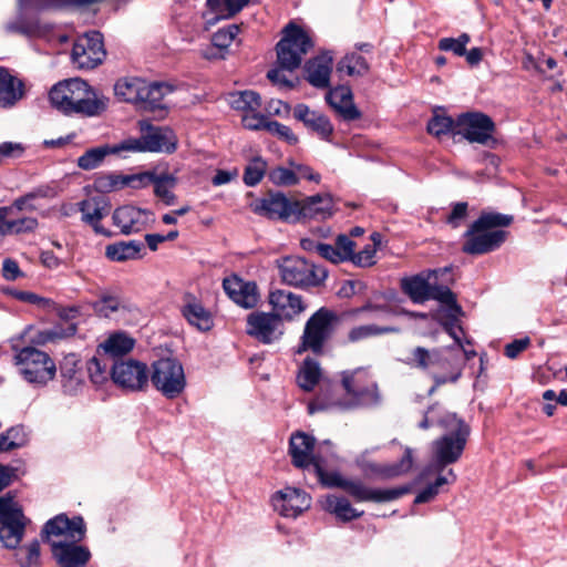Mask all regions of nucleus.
<instances>
[{
  "instance_id": "1",
  "label": "nucleus",
  "mask_w": 567,
  "mask_h": 567,
  "mask_svg": "<svg viewBox=\"0 0 567 567\" xmlns=\"http://www.w3.org/2000/svg\"><path fill=\"white\" fill-rule=\"evenodd\" d=\"M341 383L346 392L342 399L327 401L318 398L308 405L309 413L313 414L330 409L349 411L361 406L375 405L380 402L378 384L367 369L358 368L343 371Z\"/></svg>"
},
{
  "instance_id": "2",
  "label": "nucleus",
  "mask_w": 567,
  "mask_h": 567,
  "mask_svg": "<svg viewBox=\"0 0 567 567\" xmlns=\"http://www.w3.org/2000/svg\"><path fill=\"white\" fill-rule=\"evenodd\" d=\"M49 97L52 106L66 115L96 116L106 110L109 103L105 96L79 78L55 84Z\"/></svg>"
},
{
  "instance_id": "3",
  "label": "nucleus",
  "mask_w": 567,
  "mask_h": 567,
  "mask_svg": "<svg viewBox=\"0 0 567 567\" xmlns=\"http://www.w3.org/2000/svg\"><path fill=\"white\" fill-rule=\"evenodd\" d=\"M512 215L501 213H482L464 234L462 250L468 255H484L498 249L508 233L502 227L513 223Z\"/></svg>"
},
{
  "instance_id": "4",
  "label": "nucleus",
  "mask_w": 567,
  "mask_h": 567,
  "mask_svg": "<svg viewBox=\"0 0 567 567\" xmlns=\"http://www.w3.org/2000/svg\"><path fill=\"white\" fill-rule=\"evenodd\" d=\"M12 351L13 362L28 383L44 386L55 378V362L45 351L31 346L19 347L17 343H12Z\"/></svg>"
},
{
  "instance_id": "5",
  "label": "nucleus",
  "mask_w": 567,
  "mask_h": 567,
  "mask_svg": "<svg viewBox=\"0 0 567 567\" xmlns=\"http://www.w3.org/2000/svg\"><path fill=\"white\" fill-rule=\"evenodd\" d=\"M441 424L451 431L433 442L434 466L442 471L446 465L460 460L470 435V427L456 414H447Z\"/></svg>"
},
{
  "instance_id": "6",
  "label": "nucleus",
  "mask_w": 567,
  "mask_h": 567,
  "mask_svg": "<svg viewBox=\"0 0 567 567\" xmlns=\"http://www.w3.org/2000/svg\"><path fill=\"white\" fill-rule=\"evenodd\" d=\"M163 357L152 364L151 381L166 399L178 398L186 388V377L182 363L171 351L159 349Z\"/></svg>"
},
{
  "instance_id": "7",
  "label": "nucleus",
  "mask_w": 567,
  "mask_h": 567,
  "mask_svg": "<svg viewBox=\"0 0 567 567\" xmlns=\"http://www.w3.org/2000/svg\"><path fill=\"white\" fill-rule=\"evenodd\" d=\"M409 363L413 368L425 371L434 380V386L430 390L431 394L442 384L456 382L461 375V371L453 367L452 361L440 349L429 350L416 347L411 352Z\"/></svg>"
},
{
  "instance_id": "8",
  "label": "nucleus",
  "mask_w": 567,
  "mask_h": 567,
  "mask_svg": "<svg viewBox=\"0 0 567 567\" xmlns=\"http://www.w3.org/2000/svg\"><path fill=\"white\" fill-rule=\"evenodd\" d=\"M312 47L309 33L290 22L282 30V38L276 45L278 66L290 72L297 70Z\"/></svg>"
},
{
  "instance_id": "9",
  "label": "nucleus",
  "mask_w": 567,
  "mask_h": 567,
  "mask_svg": "<svg viewBox=\"0 0 567 567\" xmlns=\"http://www.w3.org/2000/svg\"><path fill=\"white\" fill-rule=\"evenodd\" d=\"M494 131L493 120L481 112L463 113L455 120V135H461L470 143L493 147L496 143Z\"/></svg>"
},
{
  "instance_id": "10",
  "label": "nucleus",
  "mask_w": 567,
  "mask_h": 567,
  "mask_svg": "<svg viewBox=\"0 0 567 567\" xmlns=\"http://www.w3.org/2000/svg\"><path fill=\"white\" fill-rule=\"evenodd\" d=\"M278 268L282 281L295 287L317 286L327 276L324 270L296 256L279 260Z\"/></svg>"
},
{
  "instance_id": "11",
  "label": "nucleus",
  "mask_w": 567,
  "mask_h": 567,
  "mask_svg": "<svg viewBox=\"0 0 567 567\" xmlns=\"http://www.w3.org/2000/svg\"><path fill=\"white\" fill-rule=\"evenodd\" d=\"M334 319V315L326 308L315 312L306 322L298 352L311 350L313 353H320L332 333Z\"/></svg>"
},
{
  "instance_id": "12",
  "label": "nucleus",
  "mask_w": 567,
  "mask_h": 567,
  "mask_svg": "<svg viewBox=\"0 0 567 567\" xmlns=\"http://www.w3.org/2000/svg\"><path fill=\"white\" fill-rule=\"evenodd\" d=\"M254 213L271 220H296L298 200L288 198L280 192H269L250 205Z\"/></svg>"
},
{
  "instance_id": "13",
  "label": "nucleus",
  "mask_w": 567,
  "mask_h": 567,
  "mask_svg": "<svg viewBox=\"0 0 567 567\" xmlns=\"http://www.w3.org/2000/svg\"><path fill=\"white\" fill-rule=\"evenodd\" d=\"M105 58L102 34L90 32L80 37L72 49V61L79 69H93Z\"/></svg>"
},
{
  "instance_id": "14",
  "label": "nucleus",
  "mask_w": 567,
  "mask_h": 567,
  "mask_svg": "<svg viewBox=\"0 0 567 567\" xmlns=\"http://www.w3.org/2000/svg\"><path fill=\"white\" fill-rule=\"evenodd\" d=\"M176 91V85L171 82L155 81L147 85L144 96V117L147 120L163 121L171 110L168 96Z\"/></svg>"
},
{
  "instance_id": "15",
  "label": "nucleus",
  "mask_w": 567,
  "mask_h": 567,
  "mask_svg": "<svg viewBox=\"0 0 567 567\" xmlns=\"http://www.w3.org/2000/svg\"><path fill=\"white\" fill-rule=\"evenodd\" d=\"M368 451L355 458L357 466L370 478L388 480L409 472L413 465L412 450L405 449L403 457L394 464H379L367 460Z\"/></svg>"
},
{
  "instance_id": "16",
  "label": "nucleus",
  "mask_w": 567,
  "mask_h": 567,
  "mask_svg": "<svg viewBox=\"0 0 567 567\" xmlns=\"http://www.w3.org/2000/svg\"><path fill=\"white\" fill-rule=\"evenodd\" d=\"M247 333L262 343H271L282 334V321L272 312H251L247 318Z\"/></svg>"
},
{
  "instance_id": "17",
  "label": "nucleus",
  "mask_w": 567,
  "mask_h": 567,
  "mask_svg": "<svg viewBox=\"0 0 567 567\" xmlns=\"http://www.w3.org/2000/svg\"><path fill=\"white\" fill-rule=\"evenodd\" d=\"M144 117V152L172 154L177 148V136L168 126H155Z\"/></svg>"
},
{
  "instance_id": "18",
  "label": "nucleus",
  "mask_w": 567,
  "mask_h": 567,
  "mask_svg": "<svg viewBox=\"0 0 567 567\" xmlns=\"http://www.w3.org/2000/svg\"><path fill=\"white\" fill-rule=\"evenodd\" d=\"M272 506L285 517H297L311 505V497L296 487H286L272 497Z\"/></svg>"
},
{
  "instance_id": "19",
  "label": "nucleus",
  "mask_w": 567,
  "mask_h": 567,
  "mask_svg": "<svg viewBox=\"0 0 567 567\" xmlns=\"http://www.w3.org/2000/svg\"><path fill=\"white\" fill-rule=\"evenodd\" d=\"M315 437L297 432L291 435L289 441V455L292 464L298 468H308L316 466V462H320L321 457L315 455Z\"/></svg>"
},
{
  "instance_id": "20",
  "label": "nucleus",
  "mask_w": 567,
  "mask_h": 567,
  "mask_svg": "<svg viewBox=\"0 0 567 567\" xmlns=\"http://www.w3.org/2000/svg\"><path fill=\"white\" fill-rule=\"evenodd\" d=\"M84 534L85 524L82 517L69 519L64 515H58L47 522L42 530V536L45 538H49L50 536H65L72 543L82 540Z\"/></svg>"
},
{
  "instance_id": "21",
  "label": "nucleus",
  "mask_w": 567,
  "mask_h": 567,
  "mask_svg": "<svg viewBox=\"0 0 567 567\" xmlns=\"http://www.w3.org/2000/svg\"><path fill=\"white\" fill-rule=\"evenodd\" d=\"M269 303L272 307V313L282 320H292L301 313L306 306L301 296L288 290L277 289L269 293Z\"/></svg>"
},
{
  "instance_id": "22",
  "label": "nucleus",
  "mask_w": 567,
  "mask_h": 567,
  "mask_svg": "<svg viewBox=\"0 0 567 567\" xmlns=\"http://www.w3.org/2000/svg\"><path fill=\"white\" fill-rule=\"evenodd\" d=\"M357 502H389L394 501L408 493L406 487L375 489L365 486L360 481L348 480L344 487Z\"/></svg>"
},
{
  "instance_id": "23",
  "label": "nucleus",
  "mask_w": 567,
  "mask_h": 567,
  "mask_svg": "<svg viewBox=\"0 0 567 567\" xmlns=\"http://www.w3.org/2000/svg\"><path fill=\"white\" fill-rule=\"evenodd\" d=\"M141 185L142 173L128 175L116 172L100 173L93 181V188L102 194L114 193L124 188H138Z\"/></svg>"
},
{
  "instance_id": "24",
  "label": "nucleus",
  "mask_w": 567,
  "mask_h": 567,
  "mask_svg": "<svg viewBox=\"0 0 567 567\" xmlns=\"http://www.w3.org/2000/svg\"><path fill=\"white\" fill-rule=\"evenodd\" d=\"M333 214V200L330 194H317L303 200H298L296 220L317 219L323 220Z\"/></svg>"
},
{
  "instance_id": "25",
  "label": "nucleus",
  "mask_w": 567,
  "mask_h": 567,
  "mask_svg": "<svg viewBox=\"0 0 567 567\" xmlns=\"http://www.w3.org/2000/svg\"><path fill=\"white\" fill-rule=\"evenodd\" d=\"M223 287L227 296L244 308H252L258 302V291L255 282L244 281L238 277L226 278Z\"/></svg>"
},
{
  "instance_id": "26",
  "label": "nucleus",
  "mask_w": 567,
  "mask_h": 567,
  "mask_svg": "<svg viewBox=\"0 0 567 567\" xmlns=\"http://www.w3.org/2000/svg\"><path fill=\"white\" fill-rule=\"evenodd\" d=\"M144 181L153 186L155 196L165 205L171 206L175 203L176 196L173 189L177 184V178L168 173L166 168L144 172Z\"/></svg>"
},
{
  "instance_id": "27",
  "label": "nucleus",
  "mask_w": 567,
  "mask_h": 567,
  "mask_svg": "<svg viewBox=\"0 0 567 567\" xmlns=\"http://www.w3.org/2000/svg\"><path fill=\"white\" fill-rule=\"evenodd\" d=\"M332 62L333 58L329 52L309 60L305 65L306 80L317 89L329 87Z\"/></svg>"
},
{
  "instance_id": "28",
  "label": "nucleus",
  "mask_w": 567,
  "mask_h": 567,
  "mask_svg": "<svg viewBox=\"0 0 567 567\" xmlns=\"http://www.w3.org/2000/svg\"><path fill=\"white\" fill-rule=\"evenodd\" d=\"M326 100L344 121H354L361 117L360 111L353 103L350 87L340 85L329 90Z\"/></svg>"
},
{
  "instance_id": "29",
  "label": "nucleus",
  "mask_w": 567,
  "mask_h": 567,
  "mask_svg": "<svg viewBox=\"0 0 567 567\" xmlns=\"http://www.w3.org/2000/svg\"><path fill=\"white\" fill-rule=\"evenodd\" d=\"M1 524L0 540L7 548H16L23 538L25 527V517L23 516L21 506L18 505L10 512Z\"/></svg>"
},
{
  "instance_id": "30",
  "label": "nucleus",
  "mask_w": 567,
  "mask_h": 567,
  "mask_svg": "<svg viewBox=\"0 0 567 567\" xmlns=\"http://www.w3.org/2000/svg\"><path fill=\"white\" fill-rule=\"evenodd\" d=\"M111 375L124 389L138 390L142 386V365L136 360L115 362L111 368Z\"/></svg>"
},
{
  "instance_id": "31",
  "label": "nucleus",
  "mask_w": 567,
  "mask_h": 567,
  "mask_svg": "<svg viewBox=\"0 0 567 567\" xmlns=\"http://www.w3.org/2000/svg\"><path fill=\"white\" fill-rule=\"evenodd\" d=\"M52 553L61 567H84L90 559V551L71 544L51 542Z\"/></svg>"
},
{
  "instance_id": "32",
  "label": "nucleus",
  "mask_w": 567,
  "mask_h": 567,
  "mask_svg": "<svg viewBox=\"0 0 567 567\" xmlns=\"http://www.w3.org/2000/svg\"><path fill=\"white\" fill-rule=\"evenodd\" d=\"M293 115L308 128L315 131L322 140H329L333 133V126L329 118L319 112L310 110L305 104H298L293 110Z\"/></svg>"
},
{
  "instance_id": "33",
  "label": "nucleus",
  "mask_w": 567,
  "mask_h": 567,
  "mask_svg": "<svg viewBox=\"0 0 567 567\" xmlns=\"http://www.w3.org/2000/svg\"><path fill=\"white\" fill-rule=\"evenodd\" d=\"M23 95L24 85L22 81L0 66V107L10 109L14 106Z\"/></svg>"
},
{
  "instance_id": "34",
  "label": "nucleus",
  "mask_w": 567,
  "mask_h": 567,
  "mask_svg": "<svg viewBox=\"0 0 567 567\" xmlns=\"http://www.w3.org/2000/svg\"><path fill=\"white\" fill-rule=\"evenodd\" d=\"M135 346V340L126 332L116 331L110 333L97 347V355H106L112 359L130 353Z\"/></svg>"
},
{
  "instance_id": "35",
  "label": "nucleus",
  "mask_w": 567,
  "mask_h": 567,
  "mask_svg": "<svg viewBox=\"0 0 567 567\" xmlns=\"http://www.w3.org/2000/svg\"><path fill=\"white\" fill-rule=\"evenodd\" d=\"M449 271L450 268L445 267L431 271L427 277H424L423 275H416L414 277L406 278L402 281V288L413 302L422 303L429 300V292L431 288V284L429 282L430 276L433 275L437 278L439 276H443Z\"/></svg>"
},
{
  "instance_id": "36",
  "label": "nucleus",
  "mask_w": 567,
  "mask_h": 567,
  "mask_svg": "<svg viewBox=\"0 0 567 567\" xmlns=\"http://www.w3.org/2000/svg\"><path fill=\"white\" fill-rule=\"evenodd\" d=\"M82 220L93 227L95 233L107 235V231L100 225V220L109 214L107 203L100 197H91L80 204Z\"/></svg>"
},
{
  "instance_id": "37",
  "label": "nucleus",
  "mask_w": 567,
  "mask_h": 567,
  "mask_svg": "<svg viewBox=\"0 0 567 567\" xmlns=\"http://www.w3.org/2000/svg\"><path fill=\"white\" fill-rule=\"evenodd\" d=\"M61 384L64 393L74 395L84 386V378L73 355L66 357L60 367Z\"/></svg>"
},
{
  "instance_id": "38",
  "label": "nucleus",
  "mask_w": 567,
  "mask_h": 567,
  "mask_svg": "<svg viewBox=\"0 0 567 567\" xmlns=\"http://www.w3.org/2000/svg\"><path fill=\"white\" fill-rule=\"evenodd\" d=\"M113 221L124 235L138 233L142 229V210L134 206H123L113 214Z\"/></svg>"
},
{
  "instance_id": "39",
  "label": "nucleus",
  "mask_w": 567,
  "mask_h": 567,
  "mask_svg": "<svg viewBox=\"0 0 567 567\" xmlns=\"http://www.w3.org/2000/svg\"><path fill=\"white\" fill-rule=\"evenodd\" d=\"M114 93L120 101L140 106L142 102V81L136 76L122 78L115 83Z\"/></svg>"
},
{
  "instance_id": "40",
  "label": "nucleus",
  "mask_w": 567,
  "mask_h": 567,
  "mask_svg": "<svg viewBox=\"0 0 567 567\" xmlns=\"http://www.w3.org/2000/svg\"><path fill=\"white\" fill-rule=\"evenodd\" d=\"M184 318L189 324L200 331H208L213 327L212 313L196 300L188 301L182 309Z\"/></svg>"
},
{
  "instance_id": "41",
  "label": "nucleus",
  "mask_w": 567,
  "mask_h": 567,
  "mask_svg": "<svg viewBox=\"0 0 567 567\" xmlns=\"http://www.w3.org/2000/svg\"><path fill=\"white\" fill-rule=\"evenodd\" d=\"M324 511L334 514L339 519L349 522L359 518L363 512L357 511L346 497L328 495L323 501Z\"/></svg>"
},
{
  "instance_id": "42",
  "label": "nucleus",
  "mask_w": 567,
  "mask_h": 567,
  "mask_svg": "<svg viewBox=\"0 0 567 567\" xmlns=\"http://www.w3.org/2000/svg\"><path fill=\"white\" fill-rule=\"evenodd\" d=\"M141 244L136 240L118 241L106 246L105 256L117 262L132 260L138 257Z\"/></svg>"
},
{
  "instance_id": "43",
  "label": "nucleus",
  "mask_w": 567,
  "mask_h": 567,
  "mask_svg": "<svg viewBox=\"0 0 567 567\" xmlns=\"http://www.w3.org/2000/svg\"><path fill=\"white\" fill-rule=\"evenodd\" d=\"M321 378V369L319 363L310 358H307L299 369L297 375L298 385L307 392L315 389Z\"/></svg>"
},
{
  "instance_id": "44",
  "label": "nucleus",
  "mask_w": 567,
  "mask_h": 567,
  "mask_svg": "<svg viewBox=\"0 0 567 567\" xmlns=\"http://www.w3.org/2000/svg\"><path fill=\"white\" fill-rule=\"evenodd\" d=\"M337 70L346 72L349 76H363L369 72V63L362 55L352 52L338 62Z\"/></svg>"
},
{
  "instance_id": "45",
  "label": "nucleus",
  "mask_w": 567,
  "mask_h": 567,
  "mask_svg": "<svg viewBox=\"0 0 567 567\" xmlns=\"http://www.w3.org/2000/svg\"><path fill=\"white\" fill-rule=\"evenodd\" d=\"M229 104L233 109L244 112H255L261 104L260 95L254 91H241L230 94Z\"/></svg>"
},
{
  "instance_id": "46",
  "label": "nucleus",
  "mask_w": 567,
  "mask_h": 567,
  "mask_svg": "<svg viewBox=\"0 0 567 567\" xmlns=\"http://www.w3.org/2000/svg\"><path fill=\"white\" fill-rule=\"evenodd\" d=\"M400 329L395 327H379L377 324H364L352 328L348 333V339L351 342H358L370 337H375L385 333H396Z\"/></svg>"
},
{
  "instance_id": "47",
  "label": "nucleus",
  "mask_w": 567,
  "mask_h": 567,
  "mask_svg": "<svg viewBox=\"0 0 567 567\" xmlns=\"http://www.w3.org/2000/svg\"><path fill=\"white\" fill-rule=\"evenodd\" d=\"M107 155H111L109 144L90 148L78 158V166L84 171L94 169L103 163Z\"/></svg>"
},
{
  "instance_id": "48",
  "label": "nucleus",
  "mask_w": 567,
  "mask_h": 567,
  "mask_svg": "<svg viewBox=\"0 0 567 567\" xmlns=\"http://www.w3.org/2000/svg\"><path fill=\"white\" fill-rule=\"evenodd\" d=\"M266 169V161L262 159L260 156L254 157L245 167L243 176L244 183L250 187L256 186L265 176Z\"/></svg>"
},
{
  "instance_id": "49",
  "label": "nucleus",
  "mask_w": 567,
  "mask_h": 567,
  "mask_svg": "<svg viewBox=\"0 0 567 567\" xmlns=\"http://www.w3.org/2000/svg\"><path fill=\"white\" fill-rule=\"evenodd\" d=\"M111 155L126 159L131 154L142 152V137H127L118 143L109 144Z\"/></svg>"
},
{
  "instance_id": "50",
  "label": "nucleus",
  "mask_w": 567,
  "mask_h": 567,
  "mask_svg": "<svg viewBox=\"0 0 567 567\" xmlns=\"http://www.w3.org/2000/svg\"><path fill=\"white\" fill-rule=\"evenodd\" d=\"M447 474L451 477V480H449L446 476H439L434 483L427 485L416 495L414 502L416 504L427 503L439 494V488L441 486L449 483H454L456 481V475L453 470H449Z\"/></svg>"
},
{
  "instance_id": "51",
  "label": "nucleus",
  "mask_w": 567,
  "mask_h": 567,
  "mask_svg": "<svg viewBox=\"0 0 567 567\" xmlns=\"http://www.w3.org/2000/svg\"><path fill=\"white\" fill-rule=\"evenodd\" d=\"M427 132L441 138L450 133L455 135V121H453L450 116L444 115H434L427 123Z\"/></svg>"
},
{
  "instance_id": "52",
  "label": "nucleus",
  "mask_w": 567,
  "mask_h": 567,
  "mask_svg": "<svg viewBox=\"0 0 567 567\" xmlns=\"http://www.w3.org/2000/svg\"><path fill=\"white\" fill-rule=\"evenodd\" d=\"M313 471L319 480V482L326 487H339L344 489L348 480L342 477L338 472H327L323 468L322 460L320 462H316V466Z\"/></svg>"
},
{
  "instance_id": "53",
  "label": "nucleus",
  "mask_w": 567,
  "mask_h": 567,
  "mask_svg": "<svg viewBox=\"0 0 567 567\" xmlns=\"http://www.w3.org/2000/svg\"><path fill=\"white\" fill-rule=\"evenodd\" d=\"M470 41V35L467 33H462L458 38H442L437 43V48L441 51H450L457 56H462L466 53V45Z\"/></svg>"
},
{
  "instance_id": "54",
  "label": "nucleus",
  "mask_w": 567,
  "mask_h": 567,
  "mask_svg": "<svg viewBox=\"0 0 567 567\" xmlns=\"http://www.w3.org/2000/svg\"><path fill=\"white\" fill-rule=\"evenodd\" d=\"M429 299H434L449 306L454 312H461V307L456 303L455 295L447 286L431 285Z\"/></svg>"
},
{
  "instance_id": "55",
  "label": "nucleus",
  "mask_w": 567,
  "mask_h": 567,
  "mask_svg": "<svg viewBox=\"0 0 567 567\" xmlns=\"http://www.w3.org/2000/svg\"><path fill=\"white\" fill-rule=\"evenodd\" d=\"M239 32V27L236 24L228 25L227 28L219 29L212 37V42L219 51L227 50L235 41Z\"/></svg>"
},
{
  "instance_id": "56",
  "label": "nucleus",
  "mask_w": 567,
  "mask_h": 567,
  "mask_svg": "<svg viewBox=\"0 0 567 567\" xmlns=\"http://www.w3.org/2000/svg\"><path fill=\"white\" fill-rule=\"evenodd\" d=\"M24 442L23 429L20 426L11 427L6 433L0 434V452L20 447Z\"/></svg>"
},
{
  "instance_id": "57",
  "label": "nucleus",
  "mask_w": 567,
  "mask_h": 567,
  "mask_svg": "<svg viewBox=\"0 0 567 567\" xmlns=\"http://www.w3.org/2000/svg\"><path fill=\"white\" fill-rule=\"evenodd\" d=\"M38 227V220L33 217L18 219L6 218V235L33 231Z\"/></svg>"
},
{
  "instance_id": "58",
  "label": "nucleus",
  "mask_w": 567,
  "mask_h": 567,
  "mask_svg": "<svg viewBox=\"0 0 567 567\" xmlns=\"http://www.w3.org/2000/svg\"><path fill=\"white\" fill-rule=\"evenodd\" d=\"M76 331V328L74 324H68L65 329L54 327L49 330H44L39 332L37 339H31V341H35L37 343L44 344L50 341H54L56 339H62L65 337L73 336Z\"/></svg>"
},
{
  "instance_id": "59",
  "label": "nucleus",
  "mask_w": 567,
  "mask_h": 567,
  "mask_svg": "<svg viewBox=\"0 0 567 567\" xmlns=\"http://www.w3.org/2000/svg\"><path fill=\"white\" fill-rule=\"evenodd\" d=\"M87 372L93 383L101 384L107 380L109 368L100 358L94 357L87 362Z\"/></svg>"
},
{
  "instance_id": "60",
  "label": "nucleus",
  "mask_w": 567,
  "mask_h": 567,
  "mask_svg": "<svg viewBox=\"0 0 567 567\" xmlns=\"http://www.w3.org/2000/svg\"><path fill=\"white\" fill-rule=\"evenodd\" d=\"M269 178L276 185L291 186L298 183V177L293 169L286 167H276L271 169Z\"/></svg>"
},
{
  "instance_id": "61",
  "label": "nucleus",
  "mask_w": 567,
  "mask_h": 567,
  "mask_svg": "<svg viewBox=\"0 0 567 567\" xmlns=\"http://www.w3.org/2000/svg\"><path fill=\"white\" fill-rule=\"evenodd\" d=\"M25 557L20 559L21 567H40V544L33 540L27 546L22 547Z\"/></svg>"
},
{
  "instance_id": "62",
  "label": "nucleus",
  "mask_w": 567,
  "mask_h": 567,
  "mask_svg": "<svg viewBox=\"0 0 567 567\" xmlns=\"http://www.w3.org/2000/svg\"><path fill=\"white\" fill-rule=\"evenodd\" d=\"M266 131L279 136L280 138L287 141L289 144H295L298 141L296 135L288 126L276 121H268L266 124Z\"/></svg>"
},
{
  "instance_id": "63",
  "label": "nucleus",
  "mask_w": 567,
  "mask_h": 567,
  "mask_svg": "<svg viewBox=\"0 0 567 567\" xmlns=\"http://www.w3.org/2000/svg\"><path fill=\"white\" fill-rule=\"evenodd\" d=\"M336 247L344 261H352L355 244L347 235H339L336 239Z\"/></svg>"
},
{
  "instance_id": "64",
  "label": "nucleus",
  "mask_w": 567,
  "mask_h": 567,
  "mask_svg": "<svg viewBox=\"0 0 567 567\" xmlns=\"http://www.w3.org/2000/svg\"><path fill=\"white\" fill-rule=\"evenodd\" d=\"M530 346V338L524 337L520 339H515L505 346V355L509 359H516L523 351H525Z\"/></svg>"
}]
</instances>
